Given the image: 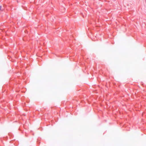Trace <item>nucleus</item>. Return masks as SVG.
Listing matches in <instances>:
<instances>
[{
  "label": "nucleus",
  "mask_w": 146,
  "mask_h": 146,
  "mask_svg": "<svg viewBox=\"0 0 146 146\" xmlns=\"http://www.w3.org/2000/svg\"><path fill=\"white\" fill-rule=\"evenodd\" d=\"M1 6H0V9H1Z\"/></svg>",
  "instance_id": "f257e3e1"
}]
</instances>
